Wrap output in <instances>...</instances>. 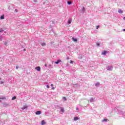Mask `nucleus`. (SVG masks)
I'll use <instances>...</instances> for the list:
<instances>
[{
  "mask_svg": "<svg viewBox=\"0 0 125 125\" xmlns=\"http://www.w3.org/2000/svg\"><path fill=\"white\" fill-rule=\"evenodd\" d=\"M4 83V81H0V84H2V83Z\"/></svg>",
  "mask_w": 125,
  "mask_h": 125,
  "instance_id": "28",
  "label": "nucleus"
},
{
  "mask_svg": "<svg viewBox=\"0 0 125 125\" xmlns=\"http://www.w3.org/2000/svg\"><path fill=\"white\" fill-rule=\"evenodd\" d=\"M107 54V51H104L102 53V54L103 55H105V54Z\"/></svg>",
  "mask_w": 125,
  "mask_h": 125,
  "instance_id": "10",
  "label": "nucleus"
},
{
  "mask_svg": "<svg viewBox=\"0 0 125 125\" xmlns=\"http://www.w3.org/2000/svg\"><path fill=\"white\" fill-rule=\"evenodd\" d=\"M0 19L1 20H2V19H4V15H3L1 16Z\"/></svg>",
  "mask_w": 125,
  "mask_h": 125,
  "instance_id": "20",
  "label": "nucleus"
},
{
  "mask_svg": "<svg viewBox=\"0 0 125 125\" xmlns=\"http://www.w3.org/2000/svg\"><path fill=\"white\" fill-rule=\"evenodd\" d=\"M36 115H41L42 114V112L41 111H37L35 112Z\"/></svg>",
  "mask_w": 125,
  "mask_h": 125,
  "instance_id": "5",
  "label": "nucleus"
},
{
  "mask_svg": "<svg viewBox=\"0 0 125 125\" xmlns=\"http://www.w3.org/2000/svg\"><path fill=\"white\" fill-rule=\"evenodd\" d=\"M123 31H124V32H125V29H123Z\"/></svg>",
  "mask_w": 125,
  "mask_h": 125,
  "instance_id": "41",
  "label": "nucleus"
},
{
  "mask_svg": "<svg viewBox=\"0 0 125 125\" xmlns=\"http://www.w3.org/2000/svg\"><path fill=\"white\" fill-rule=\"evenodd\" d=\"M4 45H6V44H7V42H4Z\"/></svg>",
  "mask_w": 125,
  "mask_h": 125,
  "instance_id": "27",
  "label": "nucleus"
},
{
  "mask_svg": "<svg viewBox=\"0 0 125 125\" xmlns=\"http://www.w3.org/2000/svg\"><path fill=\"white\" fill-rule=\"evenodd\" d=\"M99 28H100V26L97 25V26H96V29H97V30H98V29H99Z\"/></svg>",
  "mask_w": 125,
  "mask_h": 125,
  "instance_id": "24",
  "label": "nucleus"
},
{
  "mask_svg": "<svg viewBox=\"0 0 125 125\" xmlns=\"http://www.w3.org/2000/svg\"><path fill=\"white\" fill-rule=\"evenodd\" d=\"M95 86L98 87L100 85V83L99 82H97L95 84Z\"/></svg>",
  "mask_w": 125,
  "mask_h": 125,
  "instance_id": "7",
  "label": "nucleus"
},
{
  "mask_svg": "<svg viewBox=\"0 0 125 125\" xmlns=\"http://www.w3.org/2000/svg\"><path fill=\"white\" fill-rule=\"evenodd\" d=\"M1 32H3V30L2 29H0V33H1Z\"/></svg>",
  "mask_w": 125,
  "mask_h": 125,
  "instance_id": "29",
  "label": "nucleus"
},
{
  "mask_svg": "<svg viewBox=\"0 0 125 125\" xmlns=\"http://www.w3.org/2000/svg\"><path fill=\"white\" fill-rule=\"evenodd\" d=\"M97 46H100V42H97Z\"/></svg>",
  "mask_w": 125,
  "mask_h": 125,
  "instance_id": "25",
  "label": "nucleus"
},
{
  "mask_svg": "<svg viewBox=\"0 0 125 125\" xmlns=\"http://www.w3.org/2000/svg\"><path fill=\"white\" fill-rule=\"evenodd\" d=\"M62 99H63V100H64V101H66V100H67V98H66V97H63Z\"/></svg>",
  "mask_w": 125,
  "mask_h": 125,
  "instance_id": "26",
  "label": "nucleus"
},
{
  "mask_svg": "<svg viewBox=\"0 0 125 125\" xmlns=\"http://www.w3.org/2000/svg\"><path fill=\"white\" fill-rule=\"evenodd\" d=\"M4 105H5V104H4Z\"/></svg>",
  "mask_w": 125,
  "mask_h": 125,
  "instance_id": "44",
  "label": "nucleus"
},
{
  "mask_svg": "<svg viewBox=\"0 0 125 125\" xmlns=\"http://www.w3.org/2000/svg\"><path fill=\"white\" fill-rule=\"evenodd\" d=\"M46 45V44L45 43H44V42L41 43V45H42V46H45Z\"/></svg>",
  "mask_w": 125,
  "mask_h": 125,
  "instance_id": "21",
  "label": "nucleus"
},
{
  "mask_svg": "<svg viewBox=\"0 0 125 125\" xmlns=\"http://www.w3.org/2000/svg\"><path fill=\"white\" fill-rule=\"evenodd\" d=\"M46 87H47V88H49V85H46Z\"/></svg>",
  "mask_w": 125,
  "mask_h": 125,
  "instance_id": "34",
  "label": "nucleus"
},
{
  "mask_svg": "<svg viewBox=\"0 0 125 125\" xmlns=\"http://www.w3.org/2000/svg\"><path fill=\"white\" fill-rule=\"evenodd\" d=\"M24 51H26V49H23Z\"/></svg>",
  "mask_w": 125,
  "mask_h": 125,
  "instance_id": "38",
  "label": "nucleus"
},
{
  "mask_svg": "<svg viewBox=\"0 0 125 125\" xmlns=\"http://www.w3.org/2000/svg\"><path fill=\"white\" fill-rule=\"evenodd\" d=\"M15 99H16V96H14V97L12 98V100H15Z\"/></svg>",
  "mask_w": 125,
  "mask_h": 125,
  "instance_id": "23",
  "label": "nucleus"
},
{
  "mask_svg": "<svg viewBox=\"0 0 125 125\" xmlns=\"http://www.w3.org/2000/svg\"><path fill=\"white\" fill-rule=\"evenodd\" d=\"M113 69H114L113 65L106 66V70H107V71H113Z\"/></svg>",
  "mask_w": 125,
  "mask_h": 125,
  "instance_id": "1",
  "label": "nucleus"
},
{
  "mask_svg": "<svg viewBox=\"0 0 125 125\" xmlns=\"http://www.w3.org/2000/svg\"><path fill=\"white\" fill-rule=\"evenodd\" d=\"M107 121H108V119H104V120H103L102 121V123H104V122H107Z\"/></svg>",
  "mask_w": 125,
  "mask_h": 125,
  "instance_id": "15",
  "label": "nucleus"
},
{
  "mask_svg": "<svg viewBox=\"0 0 125 125\" xmlns=\"http://www.w3.org/2000/svg\"><path fill=\"white\" fill-rule=\"evenodd\" d=\"M77 111H80V109H79L78 107H76Z\"/></svg>",
  "mask_w": 125,
  "mask_h": 125,
  "instance_id": "33",
  "label": "nucleus"
},
{
  "mask_svg": "<svg viewBox=\"0 0 125 125\" xmlns=\"http://www.w3.org/2000/svg\"><path fill=\"white\" fill-rule=\"evenodd\" d=\"M72 41L73 42H78V39L77 38H72Z\"/></svg>",
  "mask_w": 125,
  "mask_h": 125,
  "instance_id": "11",
  "label": "nucleus"
},
{
  "mask_svg": "<svg viewBox=\"0 0 125 125\" xmlns=\"http://www.w3.org/2000/svg\"><path fill=\"white\" fill-rule=\"evenodd\" d=\"M85 11V8H84V7H83L82 8V12L83 13V12H84Z\"/></svg>",
  "mask_w": 125,
  "mask_h": 125,
  "instance_id": "14",
  "label": "nucleus"
},
{
  "mask_svg": "<svg viewBox=\"0 0 125 125\" xmlns=\"http://www.w3.org/2000/svg\"><path fill=\"white\" fill-rule=\"evenodd\" d=\"M27 109H28V106H27V105H24L21 108V109L23 110H24L25 109L27 110Z\"/></svg>",
  "mask_w": 125,
  "mask_h": 125,
  "instance_id": "3",
  "label": "nucleus"
},
{
  "mask_svg": "<svg viewBox=\"0 0 125 125\" xmlns=\"http://www.w3.org/2000/svg\"><path fill=\"white\" fill-rule=\"evenodd\" d=\"M67 4H68V5H70V4H72V2L70 1H67Z\"/></svg>",
  "mask_w": 125,
  "mask_h": 125,
  "instance_id": "19",
  "label": "nucleus"
},
{
  "mask_svg": "<svg viewBox=\"0 0 125 125\" xmlns=\"http://www.w3.org/2000/svg\"><path fill=\"white\" fill-rule=\"evenodd\" d=\"M90 102L91 103L94 102V99H93V98H91L90 99Z\"/></svg>",
  "mask_w": 125,
  "mask_h": 125,
  "instance_id": "12",
  "label": "nucleus"
},
{
  "mask_svg": "<svg viewBox=\"0 0 125 125\" xmlns=\"http://www.w3.org/2000/svg\"><path fill=\"white\" fill-rule=\"evenodd\" d=\"M60 109H61V112H62V113H64V108L62 107H60Z\"/></svg>",
  "mask_w": 125,
  "mask_h": 125,
  "instance_id": "13",
  "label": "nucleus"
},
{
  "mask_svg": "<svg viewBox=\"0 0 125 125\" xmlns=\"http://www.w3.org/2000/svg\"><path fill=\"white\" fill-rule=\"evenodd\" d=\"M0 80H1V79L0 78Z\"/></svg>",
  "mask_w": 125,
  "mask_h": 125,
  "instance_id": "43",
  "label": "nucleus"
},
{
  "mask_svg": "<svg viewBox=\"0 0 125 125\" xmlns=\"http://www.w3.org/2000/svg\"><path fill=\"white\" fill-rule=\"evenodd\" d=\"M34 2H38V0H34Z\"/></svg>",
  "mask_w": 125,
  "mask_h": 125,
  "instance_id": "32",
  "label": "nucleus"
},
{
  "mask_svg": "<svg viewBox=\"0 0 125 125\" xmlns=\"http://www.w3.org/2000/svg\"><path fill=\"white\" fill-rule=\"evenodd\" d=\"M74 63V62L73 61H70V64H73Z\"/></svg>",
  "mask_w": 125,
  "mask_h": 125,
  "instance_id": "30",
  "label": "nucleus"
},
{
  "mask_svg": "<svg viewBox=\"0 0 125 125\" xmlns=\"http://www.w3.org/2000/svg\"><path fill=\"white\" fill-rule=\"evenodd\" d=\"M0 102H1V100H0Z\"/></svg>",
  "mask_w": 125,
  "mask_h": 125,
  "instance_id": "42",
  "label": "nucleus"
},
{
  "mask_svg": "<svg viewBox=\"0 0 125 125\" xmlns=\"http://www.w3.org/2000/svg\"><path fill=\"white\" fill-rule=\"evenodd\" d=\"M52 89L54 90V89H55V88L54 87H52Z\"/></svg>",
  "mask_w": 125,
  "mask_h": 125,
  "instance_id": "36",
  "label": "nucleus"
},
{
  "mask_svg": "<svg viewBox=\"0 0 125 125\" xmlns=\"http://www.w3.org/2000/svg\"><path fill=\"white\" fill-rule=\"evenodd\" d=\"M45 125V122H44V120H42V125Z\"/></svg>",
  "mask_w": 125,
  "mask_h": 125,
  "instance_id": "18",
  "label": "nucleus"
},
{
  "mask_svg": "<svg viewBox=\"0 0 125 125\" xmlns=\"http://www.w3.org/2000/svg\"><path fill=\"white\" fill-rule=\"evenodd\" d=\"M78 120H80V118L78 117H75L74 118V121H78Z\"/></svg>",
  "mask_w": 125,
  "mask_h": 125,
  "instance_id": "8",
  "label": "nucleus"
},
{
  "mask_svg": "<svg viewBox=\"0 0 125 125\" xmlns=\"http://www.w3.org/2000/svg\"><path fill=\"white\" fill-rule=\"evenodd\" d=\"M61 62V60H58L57 61V62H55V64H59Z\"/></svg>",
  "mask_w": 125,
  "mask_h": 125,
  "instance_id": "6",
  "label": "nucleus"
},
{
  "mask_svg": "<svg viewBox=\"0 0 125 125\" xmlns=\"http://www.w3.org/2000/svg\"><path fill=\"white\" fill-rule=\"evenodd\" d=\"M44 66H45V67L46 68V67H47V64H44Z\"/></svg>",
  "mask_w": 125,
  "mask_h": 125,
  "instance_id": "35",
  "label": "nucleus"
},
{
  "mask_svg": "<svg viewBox=\"0 0 125 125\" xmlns=\"http://www.w3.org/2000/svg\"><path fill=\"white\" fill-rule=\"evenodd\" d=\"M68 24H71L72 23V19H69L67 21Z\"/></svg>",
  "mask_w": 125,
  "mask_h": 125,
  "instance_id": "9",
  "label": "nucleus"
},
{
  "mask_svg": "<svg viewBox=\"0 0 125 125\" xmlns=\"http://www.w3.org/2000/svg\"><path fill=\"white\" fill-rule=\"evenodd\" d=\"M0 99L3 100V99H6V98H5V97H0Z\"/></svg>",
  "mask_w": 125,
  "mask_h": 125,
  "instance_id": "22",
  "label": "nucleus"
},
{
  "mask_svg": "<svg viewBox=\"0 0 125 125\" xmlns=\"http://www.w3.org/2000/svg\"><path fill=\"white\" fill-rule=\"evenodd\" d=\"M35 69L38 71V72H40L41 71V67L40 66H37L35 68Z\"/></svg>",
  "mask_w": 125,
  "mask_h": 125,
  "instance_id": "4",
  "label": "nucleus"
},
{
  "mask_svg": "<svg viewBox=\"0 0 125 125\" xmlns=\"http://www.w3.org/2000/svg\"><path fill=\"white\" fill-rule=\"evenodd\" d=\"M51 86H53V84H51Z\"/></svg>",
  "mask_w": 125,
  "mask_h": 125,
  "instance_id": "39",
  "label": "nucleus"
},
{
  "mask_svg": "<svg viewBox=\"0 0 125 125\" xmlns=\"http://www.w3.org/2000/svg\"><path fill=\"white\" fill-rule=\"evenodd\" d=\"M124 20L125 21V17L123 18Z\"/></svg>",
  "mask_w": 125,
  "mask_h": 125,
  "instance_id": "40",
  "label": "nucleus"
},
{
  "mask_svg": "<svg viewBox=\"0 0 125 125\" xmlns=\"http://www.w3.org/2000/svg\"><path fill=\"white\" fill-rule=\"evenodd\" d=\"M118 13H123V11L121 9H119L118 11Z\"/></svg>",
  "mask_w": 125,
  "mask_h": 125,
  "instance_id": "16",
  "label": "nucleus"
},
{
  "mask_svg": "<svg viewBox=\"0 0 125 125\" xmlns=\"http://www.w3.org/2000/svg\"><path fill=\"white\" fill-rule=\"evenodd\" d=\"M78 58L79 59H83V55H80L78 57Z\"/></svg>",
  "mask_w": 125,
  "mask_h": 125,
  "instance_id": "17",
  "label": "nucleus"
},
{
  "mask_svg": "<svg viewBox=\"0 0 125 125\" xmlns=\"http://www.w3.org/2000/svg\"><path fill=\"white\" fill-rule=\"evenodd\" d=\"M120 115H121L122 116V117H125V111H121L119 112Z\"/></svg>",
  "mask_w": 125,
  "mask_h": 125,
  "instance_id": "2",
  "label": "nucleus"
},
{
  "mask_svg": "<svg viewBox=\"0 0 125 125\" xmlns=\"http://www.w3.org/2000/svg\"><path fill=\"white\" fill-rule=\"evenodd\" d=\"M16 69H18V68H19V67H18V66H17L16 67Z\"/></svg>",
  "mask_w": 125,
  "mask_h": 125,
  "instance_id": "37",
  "label": "nucleus"
},
{
  "mask_svg": "<svg viewBox=\"0 0 125 125\" xmlns=\"http://www.w3.org/2000/svg\"><path fill=\"white\" fill-rule=\"evenodd\" d=\"M15 11L16 12H18V10H17V9H16L15 10Z\"/></svg>",
  "mask_w": 125,
  "mask_h": 125,
  "instance_id": "31",
  "label": "nucleus"
}]
</instances>
